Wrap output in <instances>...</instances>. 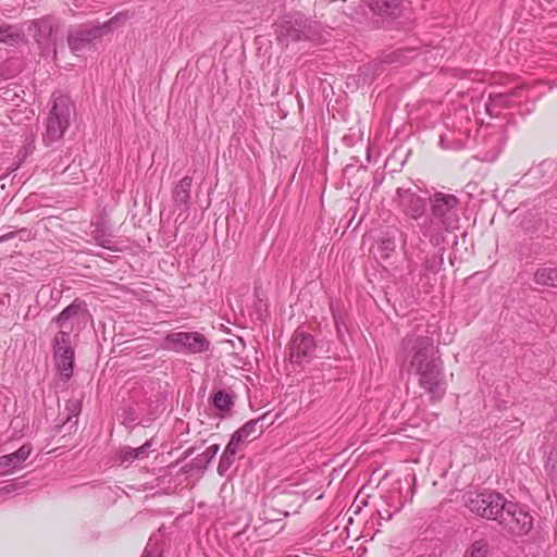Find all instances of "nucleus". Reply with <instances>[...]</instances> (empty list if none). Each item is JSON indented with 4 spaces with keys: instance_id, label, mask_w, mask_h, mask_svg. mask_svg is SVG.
I'll return each instance as SVG.
<instances>
[{
    "instance_id": "2f4dec72",
    "label": "nucleus",
    "mask_w": 557,
    "mask_h": 557,
    "mask_svg": "<svg viewBox=\"0 0 557 557\" xmlns=\"http://www.w3.org/2000/svg\"><path fill=\"white\" fill-rule=\"evenodd\" d=\"M383 244H386V247H389L391 245H393V242L387 239L386 242L384 240Z\"/></svg>"
},
{
    "instance_id": "c756f323",
    "label": "nucleus",
    "mask_w": 557,
    "mask_h": 557,
    "mask_svg": "<svg viewBox=\"0 0 557 557\" xmlns=\"http://www.w3.org/2000/svg\"><path fill=\"white\" fill-rule=\"evenodd\" d=\"M143 557H156V555H154V554H151V552H150V550H148V548H146V550H145V553H144Z\"/></svg>"
},
{
    "instance_id": "7ed1b4c3",
    "label": "nucleus",
    "mask_w": 557,
    "mask_h": 557,
    "mask_svg": "<svg viewBox=\"0 0 557 557\" xmlns=\"http://www.w3.org/2000/svg\"><path fill=\"white\" fill-rule=\"evenodd\" d=\"M126 20V13H119L103 24L82 25L67 36V44L71 51L78 54L85 49L90 48L96 40L101 39L104 32L112 30L119 23H124Z\"/></svg>"
},
{
    "instance_id": "b1692460",
    "label": "nucleus",
    "mask_w": 557,
    "mask_h": 557,
    "mask_svg": "<svg viewBox=\"0 0 557 557\" xmlns=\"http://www.w3.org/2000/svg\"><path fill=\"white\" fill-rule=\"evenodd\" d=\"M235 456L228 455L227 451H223L219 465H218V473L221 476H224L227 471L231 469L232 465L234 463Z\"/></svg>"
},
{
    "instance_id": "c85d7f7f",
    "label": "nucleus",
    "mask_w": 557,
    "mask_h": 557,
    "mask_svg": "<svg viewBox=\"0 0 557 557\" xmlns=\"http://www.w3.org/2000/svg\"><path fill=\"white\" fill-rule=\"evenodd\" d=\"M287 36L290 37L293 40H300L301 39L300 32L297 30V29H292L290 32L288 30Z\"/></svg>"
},
{
    "instance_id": "ddd939ff",
    "label": "nucleus",
    "mask_w": 557,
    "mask_h": 557,
    "mask_svg": "<svg viewBox=\"0 0 557 557\" xmlns=\"http://www.w3.org/2000/svg\"><path fill=\"white\" fill-rule=\"evenodd\" d=\"M315 351V344L313 337L310 335H306L302 332L297 331L294 334L292 345H290V358L296 363H301L302 361L310 359L313 357Z\"/></svg>"
},
{
    "instance_id": "0eeeda50",
    "label": "nucleus",
    "mask_w": 557,
    "mask_h": 557,
    "mask_svg": "<svg viewBox=\"0 0 557 557\" xmlns=\"http://www.w3.org/2000/svg\"><path fill=\"white\" fill-rule=\"evenodd\" d=\"M210 341L199 332H174L164 337L163 348L181 354H201L210 349Z\"/></svg>"
},
{
    "instance_id": "f3484780",
    "label": "nucleus",
    "mask_w": 557,
    "mask_h": 557,
    "mask_svg": "<svg viewBox=\"0 0 557 557\" xmlns=\"http://www.w3.org/2000/svg\"><path fill=\"white\" fill-rule=\"evenodd\" d=\"M370 5L380 14L396 16L400 12L403 0H370Z\"/></svg>"
},
{
    "instance_id": "7c9ffc66",
    "label": "nucleus",
    "mask_w": 557,
    "mask_h": 557,
    "mask_svg": "<svg viewBox=\"0 0 557 557\" xmlns=\"http://www.w3.org/2000/svg\"><path fill=\"white\" fill-rule=\"evenodd\" d=\"M194 450H195V448H194V447L188 448V449L185 451V457L190 456V455L194 453Z\"/></svg>"
},
{
    "instance_id": "bb28decb",
    "label": "nucleus",
    "mask_w": 557,
    "mask_h": 557,
    "mask_svg": "<svg viewBox=\"0 0 557 557\" xmlns=\"http://www.w3.org/2000/svg\"><path fill=\"white\" fill-rule=\"evenodd\" d=\"M443 264V255L440 256L438 260H430L425 261V268L430 271H437V269Z\"/></svg>"
},
{
    "instance_id": "39448f33",
    "label": "nucleus",
    "mask_w": 557,
    "mask_h": 557,
    "mask_svg": "<svg viewBox=\"0 0 557 557\" xmlns=\"http://www.w3.org/2000/svg\"><path fill=\"white\" fill-rule=\"evenodd\" d=\"M465 506L476 516L497 520L498 515L506 506V498L495 492L467 493L463 495Z\"/></svg>"
},
{
    "instance_id": "9d476101",
    "label": "nucleus",
    "mask_w": 557,
    "mask_h": 557,
    "mask_svg": "<svg viewBox=\"0 0 557 557\" xmlns=\"http://www.w3.org/2000/svg\"><path fill=\"white\" fill-rule=\"evenodd\" d=\"M53 360L60 375L69 380L73 374L74 350L67 332H58L53 338Z\"/></svg>"
},
{
    "instance_id": "f8f14e48",
    "label": "nucleus",
    "mask_w": 557,
    "mask_h": 557,
    "mask_svg": "<svg viewBox=\"0 0 557 557\" xmlns=\"http://www.w3.org/2000/svg\"><path fill=\"white\" fill-rule=\"evenodd\" d=\"M87 314L86 304L75 299L53 318L52 322L61 329L59 332H67V335L71 336V333L86 320Z\"/></svg>"
},
{
    "instance_id": "6e6552de",
    "label": "nucleus",
    "mask_w": 557,
    "mask_h": 557,
    "mask_svg": "<svg viewBox=\"0 0 557 557\" xmlns=\"http://www.w3.org/2000/svg\"><path fill=\"white\" fill-rule=\"evenodd\" d=\"M511 534H527L533 527V517L524 507L506 500V506L498 515L496 520Z\"/></svg>"
},
{
    "instance_id": "a878e982",
    "label": "nucleus",
    "mask_w": 557,
    "mask_h": 557,
    "mask_svg": "<svg viewBox=\"0 0 557 557\" xmlns=\"http://www.w3.org/2000/svg\"><path fill=\"white\" fill-rule=\"evenodd\" d=\"M244 443L245 442L243 441V437L240 436V434H237L236 432H234L231 436L230 442L225 446L224 451H227L228 455L235 456L236 453L238 451L240 445Z\"/></svg>"
},
{
    "instance_id": "393cba45",
    "label": "nucleus",
    "mask_w": 557,
    "mask_h": 557,
    "mask_svg": "<svg viewBox=\"0 0 557 557\" xmlns=\"http://www.w3.org/2000/svg\"><path fill=\"white\" fill-rule=\"evenodd\" d=\"M65 408L67 410V416H66V420L64 421V423H70L73 418L78 417L81 409H82V405L78 399H70L66 403Z\"/></svg>"
},
{
    "instance_id": "4be33fe9",
    "label": "nucleus",
    "mask_w": 557,
    "mask_h": 557,
    "mask_svg": "<svg viewBox=\"0 0 557 557\" xmlns=\"http://www.w3.org/2000/svg\"><path fill=\"white\" fill-rule=\"evenodd\" d=\"M488 545L484 540L475 541L465 557H486Z\"/></svg>"
},
{
    "instance_id": "cd10ccee",
    "label": "nucleus",
    "mask_w": 557,
    "mask_h": 557,
    "mask_svg": "<svg viewBox=\"0 0 557 557\" xmlns=\"http://www.w3.org/2000/svg\"><path fill=\"white\" fill-rule=\"evenodd\" d=\"M194 470H197V467L194 466V459L182 468L183 473H189Z\"/></svg>"
},
{
    "instance_id": "f257e3e1",
    "label": "nucleus",
    "mask_w": 557,
    "mask_h": 557,
    "mask_svg": "<svg viewBox=\"0 0 557 557\" xmlns=\"http://www.w3.org/2000/svg\"><path fill=\"white\" fill-rule=\"evenodd\" d=\"M431 219L420 225L421 233L433 246L444 243V232L458 228L460 200L456 195L436 191L430 196Z\"/></svg>"
},
{
    "instance_id": "473e14b6",
    "label": "nucleus",
    "mask_w": 557,
    "mask_h": 557,
    "mask_svg": "<svg viewBox=\"0 0 557 557\" xmlns=\"http://www.w3.org/2000/svg\"><path fill=\"white\" fill-rule=\"evenodd\" d=\"M336 326H337V332L339 333L341 332V327L338 326L337 323H336Z\"/></svg>"
},
{
    "instance_id": "20e7f679",
    "label": "nucleus",
    "mask_w": 557,
    "mask_h": 557,
    "mask_svg": "<svg viewBox=\"0 0 557 557\" xmlns=\"http://www.w3.org/2000/svg\"><path fill=\"white\" fill-rule=\"evenodd\" d=\"M73 103L70 97L60 95L53 99L51 111L47 119L44 141L52 144L61 139L70 126Z\"/></svg>"
},
{
    "instance_id": "5701e85b",
    "label": "nucleus",
    "mask_w": 557,
    "mask_h": 557,
    "mask_svg": "<svg viewBox=\"0 0 557 557\" xmlns=\"http://www.w3.org/2000/svg\"><path fill=\"white\" fill-rule=\"evenodd\" d=\"M20 39L18 32L13 26L0 27V41L1 42H15Z\"/></svg>"
},
{
    "instance_id": "a211bd4d",
    "label": "nucleus",
    "mask_w": 557,
    "mask_h": 557,
    "mask_svg": "<svg viewBox=\"0 0 557 557\" xmlns=\"http://www.w3.org/2000/svg\"><path fill=\"white\" fill-rule=\"evenodd\" d=\"M534 282L539 285L557 287V269L541 268L534 273Z\"/></svg>"
},
{
    "instance_id": "423d86ee",
    "label": "nucleus",
    "mask_w": 557,
    "mask_h": 557,
    "mask_svg": "<svg viewBox=\"0 0 557 557\" xmlns=\"http://www.w3.org/2000/svg\"><path fill=\"white\" fill-rule=\"evenodd\" d=\"M35 40L45 57L57 55L58 42L63 39V33L60 24L51 16H47L35 22Z\"/></svg>"
},
{
    "instance_id": "dca6fc26",
    "label": "nucleus",
    "mask_w": 557,
    "mask_h": 557,
    "mask_svg": "<svg viewBox=\"0 0 557 557\" xmlns=\"http://www.w3.org/2000/svg\"><path fill=\"white\" fill-rule=\"evenodd\" d=\"M264 419H265V414H263L257 419L249 420L248 422H246L242 428H239L235 432L237 434H240L244 442L255 440L263 432L262 424H260V423Z\"/></svg>"
},
{
    "instance_id": "9b49d317",
    "label": "nucleus",
    "mask_w": 557,
    "mask_h": 557,
    "mask_svg": "<svg viewBox=\"0 0 557 557\" xmlns=\"http://www.w3.org/2000/svg\"><path fill=\"white\" fill-rule=\"evenodd\" d=\"M393 200L405 215L413 220H419L425 212L424 199L412 188L398 187Z\"/></svg>"
},
{
    "instance_id": "4468645a",
    "label": "nucleus",
    "mask_w": 557,
    "mask_h": 557,
    "mask_svg": "<svg viewBox=\"0 0 557 557\" xmlns=\"http://www.w3.org/2000/svg\"><path fill=\"white\" fill-rule=\"evenodd\" d=\"M191 184L193 178L184 176L173 188L172 198L174 206L180 210V215L186 214L189 210Z\"/></svg>"
},
{
    "instance_id": "2eb2a0df",
    "label": "nucleus",
    "mask_w": 557,
    "mask_h": 557,
    "mask_svg": "<svg viewBox=\"0 0 557 557\" xmlns=\"http://www.w3.org/2000/svg\"><path fill=\"white\" fill-rule=\"evenodd\" d=\"M30 453L32 446L25 444L12 454L0 456V475L10 474L30 456Z\"/></svg>"
},
{
    "instance_id": "6ab92c4d",
    "label": "nucleus",
    "mask_w": 557,
    "mask_h": 557,
    "mask_svg": "<svg viewBox=\"0 0 557 557\" xmlns=\"http://www.w3.org/2000/svg\"><path fill=\"white\" fill-rule=\"evenodd\" d=\"M220 450L219 444L210 445L203 453L194 458V466L198 471L203 472Z\"/></svg>"
},
{
    "instance_id": "f03ea898",
    "label": "nucleus",
    "mask_w": 557,
    "mask_h": 557,
    "mask_svg": "<svg viewBox=\"0 0 557 557\" xmlns=\"http://www.w3.org/2000/svg\"><path fill=\"white\" fill-rule=\"evenodd\" d=\"M401 350L404 360L408 363V371L413 374L442 361L433 339L429 336L407 335L401 342Z\"/></svg>"
},
{
    "instance_id": "1a4fd4ad",
    "label": "nucleus",
    "mask_w": 557,
    "mask_h": 557,
    "mask_svg": "<svg viewBox=\"0 0 557 557\" xmlns=\"http://www.w3.org/2000/svg\"><path fill=\"white\" fill-rule=\"evenodd\" d=\"M414 375L418 376V384L432 400H440L446 393V381L443 368V361L432 364L425 370H421Z\"/></svg>"
},
{
    "instance_id": "aec40b11",
    "label": "nucleus",
    "mask_w": 557,
    "mask_h": 557,
    "mask_svg": "<svg viewBox=\"0 0 557 557\" xmlns=\"http://www.w3.org/2000/svg\"><path fill=\"white\" fill-rule=\"evenodd\" d=\"M150 447V443L146 442L144 445L137 448L126 447L122 449L120 454V460L122 462H133L135 459L141 457L146 454L147 449Z\"/></svg>"
},
{
    "instance_id": "412c9836",
    "label": "nucleus",
    "mask_w": 557,
    "mask_h": 557,
    "mask_svg": "<svg viewBox=\"0 0 557 557\" xmlns=\"http://www.w3.org/2000/svg\"><path fill=\"white\" fill-rule=\"evenodd\" d=\"M213 405L216 409L221 411H230L233 406L232 397L222 391H219L213 396Z\"/></svg>"
}]
</instances>
